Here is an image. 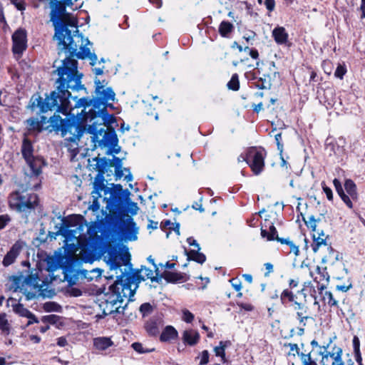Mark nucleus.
Listing matches in <instances>:
<instances>
[{
	"label": "nucleus",
	"instance_id": "nucleus-1",
	"mask_svg": "<svg viewBox=\"0 0 365 365\" xmlns=\"http://www.w3.org/2000/svg\"><path fill=\"white\" fill-rule=\"evenodd\" d=\"M50 4L51 21L55 31L53 38L57 41L58 54L64 53L68 56L54 71L58 76L56 89L45 98L38 94L33 95L29 108L32 110L38 108L41 113L56 110L57 113L67 115L71 110V91L86 89L81 83L82 74L78 71L77 59L89 58L93 65L97 56L95 53L91 54L90 48L86 47L90 41L79 32L77 19L66 12L67 5L60 0H51Z\"/></svg>",
	"mask_w": 365,
	"mask_h": 365
},
{
	"label": "nucleus",
	"instance_id": "nucleus-2",
	"mask_svg": "<svg viewBox=\"0 0 365 365\" xmlns=\"http://www.w3.org/2000/svg\"><path fill=\"white\" fill-rule=\"evenodd\" d=\"M115 93L111 87L102 88V86H97L95 88L94 95V108H90L86 113V119L89 118L91 125L88 128L90 133H96L98 131H102L103 128L98 129L97 125L105 124L107 121V118L109 116L113 118V115H109L108 113L107 108H113L111 102L115 101Z\"/></svg>",
	"mask_w": 365,
	"mask_h": 365
},
{
	"label": "nucleus",
	"instance_id": "nucleus-3",
	"mask_svg": "<svg viewBox=\"0 0 365 365\" xmlns=\"http://www.w3.org/2000/svg\"><path fill=\"white\" fill-rule=\"evenodd\" d=\"M134 294L135 289H129V288L123 287L120 280L116 279L101 299L99 306L103 314L109 315L117 313L125 315L128 302L133 301L131 298Z\"/></svg>",
	"mask_w": 365,
	"mask_h": 365
},
{
	"label": "nucleus",
	"instance_id": "nucleus-4",
	"mask_svg": "<svg viewBox=\"0 0 365 365\" xmlns=\"http://www.w3.org/2000/svg\"><path fill=\"white\" fill-rule=\"evenodd\" d=\"M21 151L27 165V167L24 168V174L26 178H28L27 187L36 189L41 182L39 176L46 162L42 158L34 155L33 145L27 138L23 140Z\"/></svg>",
	"mask_w": 365,
	"mask_h": 365
},
{
	"label": "nucleus",
	"instance_id": "nucleus-5",
	"mask_svg": "<svg viewBox=\"0 0 365 365\" xmlns=\"http://www.w3.org/2000/svg\"><path fill=\"white\" fill-rule=\"evenodd\" d=\"M49 123L51 130L61 132L62 137L72 143H77L86 130L85 125L74 116L62 119L55 113L49 118Z\"/></svg>",
	"mask_w": 365,
	"mask_h": 365
},
{
	"label": "nucleus",
	"instance_id": "nucleus-6",
	"mask_svg": "<svg viewBox=\"0 0 365 365\" xmlns=\"http://www.w3.org/2000/svg\"><path fill=\"white\" fill-rule=\"evenodd\" d=\"M26 181V189L23 190H17L11 192L9 197V207L18 212L25 213L26 215H29L32 212H34L36 207L38 205V196L37 194L29 192L28 190H33V188L27 187L28 178H25ZM38 187L34 190H37Z\"/></svg>",
	"mask_w": 365,
	"mask_h": 365
},
{
	"label": "nucleus",
	"instance_id": "nucleus-7",
	"mask_svg": "<svg viewBox=\"0 0 365 365\" xmlns=\"http://www.w3.org/2000/svg\"><path fill=\"white\" fill-rule=\"evenodd\" d=\"M104 260L109 266L110 269L120 270L122 266H125L129 269L131 268L130 255L128 251L121 252L116 246L111 243H108L104 251Z\"/></svg>",
	"mask_w": 365,
	"mask_h": 365
},
{
	"label": "nucleus",
	"instance_id": "nucleus-8",
	"mask_svg": "<svg viewBox=\"0 0 365 365\" xmlns=\"http://www.w3.org/2000/svg\"><path fill=\"white\" fill-rule=\"evenodd\" d=\"M93 161H96L94 169L98 172L93 182L94 190L92 193H96L101 195L100 192L104 191L105 195L107 194L106 185L104 184V175L108 173V170L113 165L112 161L106 159V158H94Z\"/></svg>",
	"mask_w": 365,
	"mask_h": 365
},
{
	"label": "nucleus",
	"instance_id": "nucleus-9",
	"mask_svg": "<svg viewBox=\"0 0 365 365\" xmlns=\"http://www.w3.org/2000/svg\"><path fill=\"white\" fill-rule=\"evenodd\" d=\"M113 187L107 191L110 196L107 200L106 207L110 212L116 213L122 210L125 204V194H130L128 190H123V186L120 184H112Z\"/></svg>",
	"mask_w": 365,
	"mask_h": 365
},
{
	"label": "nucleus",
	"instance_id": "nucleus-10",
	"mask_svg": "<svg viewBox=\"0 0 365 365\" xmlns=\"http://www.w3.org/2000/svg\"><path fill=\"white\" fill-rule=\"evenodd\" d=\"M142 269H136L132 274L127 272L126 270L123 272L120 270V274L117 275V279L120 280L122 285L125 287L129 288V289H135L138 287V284L145 281V278L142 274Z\"/></svg>",
	"mask_w": 365,
	"mask_h": 365
},
{
	"label": "nucleus",
	"instance_id": "nucleus-11",
	"mask_svg": "<svg viewBox=\"0 0 365 365\" xmlns=\"http://www.w3.org/2000/svg\"><path fill=\"white\" fill-rule=\"evenodd\" d=\"M247 155L250 158L249 165L255 175L260 174L264 167V158L266 157V151L262 149L257 150L252 148L249 150Z\"/></svg>",
	"mask_w": 365,
	"mask_h": 365
},
{
	"label": "nucleus",
	"instance_id": "nucleus-12",
	"mask_svg": "<svg viewBox=\"0 0 365 365\" xmlns=\"http://www.w3.org/2000/svg\"><path fill=\"white\" fill-rule=\"evenodd\" d=\"M26 31L19 28L12 35V51L14 54L21 55L27 47Z\"/></svg>",
	"mask_w": 365,
	"mask_h": 365
},
{
	"label": "nucleus",
	"instance_id": "nucleus-13",
	"mask_svg": "<svg viewBox=\"0 0 365 365\" xmlns=\"http://www.w3.org/2000/svg\"><path fill=\"white\" fill-rule=\"evenodd\" d=\"M342 353V349L334 345L331 348V352L323 354L322 365H344L341 359Z\"/></svg>",
	"mask_w": 365,
	"mask_h": 365
},
{
	"label": "nucleus",
	"instance_id": "nucleus-14",
	"mask_svg": "<svg viewBox=\"0 0 365 365\" xmlns=\"http://www.w3.org/2000/svg\"><path fill=\"white\" fill-rule=\"evenodd\" d=\"M38 277L37 274H31L28 275L24 280L20 291L25 295L26 300H31L36 296V292L29 291L27 287H30L32 289H36L38 287Z\"/></svg>",
	"mask_w": 365,
	"mask_h": 365
},
{
	"label": "nucleus",
	"instance_id": "nucleus-15",
	"mask_svg": "<svg viewBox=\"0 0 365 365\" xmlns=\"http://www.w3.org/2000/svg\"><path fill=\"white\" fill-rule=\"evenodd\" d=\"M79 257L86 263H92L99 259L96 248L91 243H86L81 247Z\"/></svg>",
	"mask_w": 365,
	"mask_h": 365
},
{
	"label": "nucleus",
	"instance_id": "nucleus-16",
	"mask_svg": "<svg viewBox=\"0 0 365 365\" xmlns=\"http://www.w3.org/2000/svg\"><path fill=\"white\" fill-rule=\"evenodd\" d=\"M122 233L127 240L135 241L138 239V227L131 217L126 219Z\"/></svg>",
	"mask_w": 365,
	"mask_h": 365
},
{
	"label": "nucleus",
	"instance_id": "nucleus-17",
	"mask_svg": "<svg viewBox=\"0 0 365 365\" xmlns=\"http://www.w3.org/2000/svg\"><path fill=\"white\" fill-rule=\"evenodd\" d=\"M163 325V320L161 315L152 317L145 324V329L150 336H156L160 332V328Z\"/></svg>",
	"mask_w": 365,
	"mask_h": 365
},
{
	"label": "nucleus",
	"instance_id": "nucleus-18",
	"mask_svg": "<svg viewBox=\"0 0 365 365\" xmlns=\"http://www.w3.org/2000/svg\"><path fill=\"white\" fill-rule=\"evenodd\" d=\"M49 120L46 116L42 115L39 120L37 118H30L26 120V128L29 133H41L43 130V125Z\"/></svg>",
	"mask_w": 365,
	"mask_h": 365
},
{
	"label": "nucleus",
	"instance_id": "nucleus-19",
	"mask_svg": "<svg viewBox=\"0 0 365 365\" xmlns=\"http://www.w3.org/2000/svg\"><path fill=\"white\" fill-rule=\"evenodd\" d=\"M200 334L192 329H186L182 334V341L185 345L193 346L200 340Z\"/></svg>",
	"mask_w": 365,
	"mask_h": 365
},
{
	"label": "nucleus",
	"instance_id": "nucleus-20",
	"mask_svg": "<svg viewBox=\"0 0 365 365\" xmlns=\"http://www.w3.org/2000/svg\"><path fill=\"white\" fill-rule=\"evenodd\" d=\"M272 37L279 45H285L288 42V33L283 26H277L272 32Z\"/></svg>",
	"mask_w": 365,
	"mask_h": 365
},
{
	"label": "nucleus",
	"instance_id": "nucleus-21",
	"mask_svg": "<svg viewBox=\"0 0 365 365\" xmlns=\"http://www.w3.org/2000/svg\"><path fill=\"white\" fill-rule=\"evenodd\" d=\"M19 252L20 246L17 245L16 244L14 245L10 250L6 253L3 259L2 263L4 266L8 267L13 264L19 255Z\"/></svg>",
	"mask_w": 365,
	"mask_h": 365
},
{
	"label": "nucleus",
	"instance_id": "nucleus-22",
	"mask_svg": "<svg viewBox=\"0 0 365 365\" xmlns=\"http://www.w3.org/2000/svg\"><path fill=\"white\" fill-rule=\"evenodd\" d=\"M94 96L92 98L88 97H83L79 98L76 103V108H81L83 107L84 109L82 110L81 113H83V119L86 121H88L90 123L89 118L87 120L86 113L88 111H86V109L90 106H92L91 108H94Z\"/></svg>",
	"mask_w": 365,
	"mask_h": 365
},
{
	"label": "nucleus",
	"instance_id": "nucleus-23",
	"mask_svg": "<svg viewBox=\"0 0 365 365\" xmlns=\"http://www.w3.org/2000/svg\"><path fill=\"white\" fill-rule=\"evenodd\" d=\"M178 333L173 326H167L162 331L160 339L161 341H168L178 338Z\"/></svg>",
	"mask_w": 365,
	"mask_h": 365
},
{
	"label": "nucleus",
	"instance_id": "nucleus-24",
	"mask_svg": "<svg viewBox=\"0 0 365 365\" xmlns=\"http://www.w3.org/2000/svg\"><path fill=\"white\" fill-rule=\"evenodd\" d=\"M185 253L187 257V260L195 261L199 264H203L206 260V257L203 253L200 252L198 250H191L187 251L185 249Z\"/></svg>",
	"mask_w": 365,
	"mask_h": 365
},
{
	"label": "nucleus",
	"instance_id": "nucleus-25",
	"mask_svg": "<svg viewBox=\"0 0 365 365\" xmlns=\"http://www.w3.org/2000/svg\"><path fill=\"white\" fill-rule=\"evenodd\" d=\"M297 295L289 289H285L280 294V301L282 304L286 306L288 303H294L296 301Z\"/></svg>",
	"mask_w": 365,
	"mask_h": 365
},
{
	"label": "nucleus",
	"instance_id": "nucleus-26",
	"mask_svg": "<svg viewBox=\"0 0 365 365\" xmlns=\"http://www.w3.org/2000/svg\"><path fill=\"white\" fill-rule=\"evenodd\" d=\"M234 26L229 21H222L218 29L219 34L222 37L227 38L229 35L233 31Z\"/></svg>",
	"mask_w": 365,
	"mask_h": 365
},
{
	"label": "nucleus",
	"instance_id": "nucleus-27",
	"mask_svg": "<svg viewBox=\"0 0 365 365\" xmlns=\"http://www.w3.org/2000/svg\"><path fill=\"white\" fill-rule=\"evenodd\" d=\"M94 346L99 350H106L113 345V341L108 337H98L94 339Z\"/></svg>",
	"mask_w": 365,
	"mask_h": 365
},
{
	"label": "nucleus",
	"instance_id": "nucleus-28",
	"mask_svg": "<svg viewBox=\"0 0 365 365\" xmlns=\"http://www.w3.org/2000/svg\"><path fill=\"white\" fill-rule=\"evenodd\" d=\"M81 274L84 278L87 279L89 281H92L94 279H98L101 277L103 269L100 268H93L91 270L83 269L81 270Z\"/></svg>",
	"mask_w": 365,
	"mask_h": 365
},
{
	"label": "nucleus",
	"instance_id": "nucleus-29",
	"mask_svg": "<svg viewBox=\"0 0 365 365\" xmlns=\"http://www.w3.org/2000/svg\"><path fill=\"white\" fill-rule=\"evenodd\" d=\"M12 307L14 312L21 317H24L28 319L34 317V314L31 313L28 309L25 308L22 304L18 303L13 305Z\"/></svg>",
	"mask_w": 365,
	"mask_h": 365
},
{
	"label": "nucleus",
	"instance_id": "nucleus-30",
	"mask_svg": "<svg viewBox=\"0 0 365 365\" xmlns=\"http://www.w3.org/2000/svg\"><path fill=\"white\" fill-rule=\"evenodd\" d=\"M344 188L352 200L357 198L356 186L353 180L350 179L346 180L344 182Z\"/></svg>",
	"mask_w": 365,
	"mask_h": 365
},
{
	"label": "nucleus",
	"instance_id": "nucleus-31",
	"mask_svg": "<svg viewBox=\"0 0 365 365\" xmlns=\"http://www.w3.org/2000/svg\"><path fill=\"white\" fill-rule=\"evenodd\" d=\"M255 86L259 89H270L272 87L271 78L269 75H263L255 82Z\"/></svg>",
	"mask_w": 365,
	"mask_h": 365
},
{
	"label": "nucleus",
	"instance_id": "nucleus-32",
	"mask_svg": "<svg viewBox=\"0 0 365 365\" xmlns=\"http://www.w3.org/2000/svg\"><path fill=\"white\" fill-rule=\"evenodd\" d=\"M230 344L229 341H220V346L215 347L214 351L217 356H220L222 358V361L225 363L227 361L225 358V348L227 345Z\"/></svg>",
	"mask_w": 365,
	"mask_h": 365
},
{
	"label": "nucleus",
	"instance_id": "nucleus-33",
	"mask_svg": "<svg viewBox=\"0 0 365 365\" xmlns=\"http://www.w3.org/2000/svg\"><path fill=\"white\" fill-rule=\"evenodd\" d=\"M269 232H268L266 230L261 229V235L262 237H267L268 240H276L278 238L277 231L272 223L269 227Z\"/></svg>",
	"mask_w": 365,
	"mask_h": 365
},
{
	"label": "nucleus",
	"instance_id": "nucleus-34",
	"mask_svg": "<svg viewBox=\"0 0 365 365\" xmlns=\"http://www.w3.org/2000/svg\"><path fill=\"white\" fill-rule=\"evenodd\" d=\"M311 354L312 351L307 353L306 351L299 354L302 365H318L317 361L312 359Z\"/></svg>",
	"mask_w": 365,
	"mask_h": 365
},
{
	"label": "nucleus",
	"instance_id": "nucleus-35",
	"mask_svg": "<svg viewBox=\"0 0 365 365\" xmlns=\"http://www.w3.org/2000/svg\"><path fill=\"white\" fill-rule=\"evenodd\" d=\"M123 171H125L126 173H128V174L125 175V180L127 182H131L133 179V175L130 172V169L126 168H125L123 169V168H119V169H118V168H115V180L120 179L123 176Z\"/></svg>",
	"mask_w": 365,
	"mask_h": 365
},
{
	"label": "nucleus",
	"instance_id": "nucleus-36",
	"mask_svg": "<svg viewBox=\"0 0 365 365\" xmlns=\"http://www.w3.org/2000/svg\"><path fill=\"white\" fill-rule=\"evenodd\" d=\"M316 270L319 275L314 278V281L319 284L320 282L325 281L327 283L329 281V275L327 272V267L322 269L319 266H317Z\"/></svg>",
	"mask_w": 365,
	"mask_h": 365
},
{
	"label": "nucleus",
	"instance_id": "nucleus-37",
	"mask_svg": "<svg viewBox=\"0 0 365 365\" xmlns=\"http://www.w3.org/2000/svg\"><path fill=\"white\" fill-rule=\"evenodd\" d=\"M353 347L355 354V359L359 365H361L362 358L360 352V341L357 336H354L353 339Z\"/></svg>",
	"mask_w": 365,
	"mask_h": 365
},
{
	"label": "nucleus",
	"instance_id": "nucleus-38",
	"mask_svg": "<svg viewBox=\"0 0 365 365\" xmlns=\"http://www.w3.org/2000/svg\"><path fill=\"white\" fill-rule=\"evenodd\" d=\"M0 330L6 335L10 333V325L5 313L0 314Z\"/></svg>",
	"mask_w": 365,
	"mask_h": 365
},
{
	"label": "nucleus",
	"instance_id": "nucleus-39",
	"mask_svg": "<svg viewBox=\"0 0 365 365\" xmlns=\"http://www.w3.org/2000/svg\"><path fill=\"white\" fill-rule=\"evenodd\" d=\"M312 238L313 244L312 245V247L314 252L316 253L321 245H327L326 239L320 236H317L315 233L313 234Z\"/></svg>",
	"mask_w": 365,
	"mask_h": 365
},
{
	"label": "nucleus",
	"instance_id": "nucleus-40",
	"mask_svg": "<svg viewBox=\"0 0 365 365\" xmlns=\"http://www.w3.org/2000/svg\"><path fill=\"white\" fill-rule=\"evenodd\" d=\"M164 279L169 282H176L182 280L183 277L181 274L171 272H165Z\"/></svg>",
	"mask_w": 365,
	"mask_h": 365
},
{
	"label": "nucleus",
	"instance_id": "nucleus-41",
	"mask_svg": "<svg viewBox=\"0 0 365 365\" xmlns=\"http://www.w3.org/2000/svg\"><path fill=\"white\" fill-rule=\"evenodd\" d=\"M227 86L228 89L237 91L240 89L239 77L237 73H234L230 81L227 83Z\"/></svg>",
	"mask_w": 365,
	"mask_h": 365
},
{
	"label": "nucleus",
	"instance_id": "nucleus-42",
	"mask_svg": "<svg viewBox=\"0 0 365 365\" xmlns=\"http://www.w3.org/2000/svg\"><path fill=\"white\" fill-rule=\"evenodd\" d=\"M142 274L145 279H150L152 282H159L160 279L158 277L153 276V271L145 266L141 267Z\"/></svg>",
	"mask_w": 365,
	"mask_h": 365
},
{
	"label": "nucleus",
	"instance_id": "nucleus-43",
	"mask_svg": "<svg viewBox=\"0 0 365 365\" xmlns=\"http://www.w3.org/2000/svg\"><path fill=\"white\" fill-rule=\"evenodd\" d=\"M322 299L324 302H327L330 307H338V301L334 298L332 293L329 291H326L322 295Z\"/></svg>",
	"mask_w": 365,
	"mask_h": 365
},
{
	"label": "nucleus",
	"instance_id": "nucleus-44",
	"mask_svg": "<svg viewBox=\"0 0 365 365\" xmlns=\"http://www.w3.org/2000/svg\"><path fill=\"white\" fill-rule=\"evenodd\" d=\"M139 311L143 317H145L151 314L153 312V307L148 302L142 304L139 307Z\"/></svg>",
	"mask_w": 365,
	"mask_h": 365
},
{
	"label": "nucleus",
	"instance_id": "nucleus-45",
	"mask_svg": "<svg viewBox=\"0 0 365 365\" xmlns=\"http://www.w3.org/2000/svg\"><path fill=\"white\" fill-rule=\"evenodd\" d=\"M284 346H289L290 348V351L289 352V356H295L296 354L299 356V354H301L302 351H300V348L297 344L292 343H285Z\"/></svg>",
	"mask_w": 365,
	"mask_h": 365
},
{
	"label": "nucleus",
	"instance_id": "nucleus-46",
	"mask_svg": "<svg viewBox=\"0 0 365 365\" xmlns=\"http://www.w3.org/2000/svg\"><path fill=\"white\" fill-rule=\"evenodd\" d=\"M303 220L306 225L311 228L313 232H317V219L314 215H310L307 221L303 217Z\"/></svg>",
	"mask_w": 365,
	"mask_h": 365
},
{
	"label": "nucleus",
	"instance_id": "nucleus-47",
	"mask_svg": "<svg viewBox=\"0 0 365 365\" xmlns=\"http://www.w3.org/2000/svg\"><path fill=\"white\" fill-rule=\"evenodd\" d=\"M210 354L207 350L202 351L196 359H200L199 365H206L209 362Z\"/></svg>",
	"mask_w": 365,
	"mask_h": 365
},
{
	"label": "nucleus",
	"instance_id": "nucleus-48",
	"mask_svg": "<svg viewBox=\"0 0 365 365\" xmlns=\"http://www.w3.org/2000/svg\"><path fill=\"white\" fill-rule=\"evenodd\" d=\"M132 347L133 348V349L140 353V354H143V353H148V352H150L154 350V349H150V350H148V349H145L143 346V344L141 343H139V342H135L132 344Z\"/></svg>",
	"mask_w": 365,
	"mask_h": 365
},
{
	"label": "nucleus",
	"instance_id": "nucleus-49",
	"mask_svg": "<svg viewBox=\"0 0 365 365\" xmlns=\"http://www.w3.org/2000/svg\"><path fill=\"white\" fill-rule=\"evenodd\" d=\"M194 319V315L187 309L182 310V320L187 323H191Z\"/></svg>",
	"mask_w": 365,
	"mask_h": 365
},
{
	"label": "nucleus",
	"instance_id": "nucleus-50",
	"mask_svg": "<svg viewBox=\"0 0 365 365\" xmlns=\"http://www.w3.org/2000/svg\"><path fill=\"white\" fill-rule=\"evenodd\" d=\"M346 72V68L341 65H339L334 72V76L336 78L342 79L344 78V76L345 75Z\"/></svg>",
	"mask_w": 365,
	"mask_h": 365
},
{
	"label": "nucleus",
	"instance_id": "nucleus-51",
	"mask_svg": "<svg viewBox=\"0 0 365 365\" xmlns=\"http://www.w3.org/2000/svg\"><path fill=\"white\" fill-rule=\"evenodd\" d=\"M11 220L10 216L7 214L0 215V230L4 229Z\"/></svg>",
	"mask_w": 365,
	"mask_h": 365
},
{
	"label": "nucleus",
	"instance_id": "nucleus-52",
	"mask_svg": "<svg viewBox=\"0 0 365 365\" xmlns=\"http://www.w3.org/2000/svg\"><path fill=\"white\" fill-rule=\"evenodd\" d=\"M274 139L277 146V150L279 151V155H282L283 153V144L282 143V133H279L275 135Z\"/></svg>",
	"mask_w": 365,
	"mask_h": 365
},
{
	"label": "nucleus",
	"instance_id": "nucleus-53",
	"mask_svg": "<svg viewBox=\"0 0 365 365\" xmlns=\"http://www.w3.org/2000/svg\"><path fill=\"white\" fill-rule=\"evenodd\" d=\"M344 202L348 206L349 208L353 207V204L351 200V197L347 194L346 195L344 192L339 195Z\"/></svg>",
	"mask_w": 365,
	"mask_h": 365
},
{
	"label": "nucleus",
	"instance_id": "nucleus-54",
	"mask_svg": "<svg viewBox=\"0 0 365 365\" xmlns=\"http://www.w3.org/2000/svg\"><path fill=\"white\" fill-rule=\"evenodd\" d=\"M331 342L332 339H330L329 343L327 345L319 346L321 350L319 351V354L322 356V358L323 357V354H324V353L327 354L331 352V351L328 350Z\"/></svg>",
	"mask_w": 365,
	"mask_h": 365
},
{
	"label": "nucleus",
	"instance_id": "nucleus-55",
	"mask_svg": "<svg viewBox=\"0 0 365 365\" xmlns=\"http://www.w3.org/2000/svg\"><path fill=\"white\" fill-rule=\"evenodd\" d=\"M333 183L339 195H341L342 193L344 192L341 187V182L338 179L335 178L333 181Z\"/></svg>",
	"mask_w": 365,
	"mask_h": 365
},
{
	"label": "nucleus",
	"instance_id": "nucleus-56",
	"mask_svg": "<svg viewBox=\"0 0 365 365\" xmlns=\"http://www.w3.org/2000/svg\"><path fill=\"white\" fill-rule=\"evenodd\" d=\"M232 287L237 291L240 292L242 289L241 282L237 279H232L230 280Z\"/></svg>",
	"mask_w": 365,
	"mask_h": 365
},
{
	"label": "nucleus",
	"instance_id": "nucleus-57",
	"mask_svg": "<svg viewBox=\"0 0 365 365\" xmlns=\"http://www.w3.org/2000/svg\"><path fill=\"white\" fill-rule=\"evenodd\" d=\"M264 5L269 11H272L275 7L274 0H264Z\"/></svg>",
	"mask_w": 365,
	"mask_h": 365
},
{
	"label": "nucleus",
	"instance_id": "nucleus-58",
	"mask_svg": "<svg viewBox=\"0 0 365 365\" xmlns=\"http://www.w3.org/2000/svg\"><path fill=\"white\" fill-rule=\"evenodd\" d=\"M295 305V309L303 310L304 309V313H307L308 307L305 305L304 303L298 302L297 300L293 303Z\"/></svg>",
	"mask_w": 365,
	"mask_h": 365
},
{
	"label": "nucleus",
	"instance_id": "nucleus-59",
	"mask_svg": "<svg viewBox=\"0 0 365 365\" xmlns=\"http://www.w3.org/2000/svg\"><path fill=\"white\" fill-rule=\"evenodd\" d=\"M187 243L190 246H193L196 250H200V245L197 242V241L192 237H190L187 239Z\"/></svg>",
	"mask_w": 365,
	"mask_h": 365
},
{
	"label": "nucleus",
	"instance_id": "nucleus-60",
	"mask_svg": "<svg viewBox=\"0 0 365 365\" xmlns=\"http://www.w3.org/2000/svg\"><path fill=\"white\" fill-rule=\"evenodd\" d=\"M68 292H69L70 295L73 296V297H79L82 294L81 290L78 288H75V287H71L68 290Z\"/></svg>",
	"mask_w": 365,
	"mask_h": 365
},
{
	"label": "nucleus",
	"instance_id": "nucleus-61",
	"mask_svg": "<svg viewBox=\"0 0 365 365\" xmlns=\"http://www.w3.org/2000/svg\"><path fill=\"white\" fill-rule=\"evenodd\" d=\"M111 161L113 163V165L112 167H115V168H119L123 167L122 160L120 158H119L118 157L114 156L113 159Z\"/></svg>",
	"mask_w": 365,
	"mask_h": 365
},
{
	"label": "nucleus",
	"instance_id": "nucleus-62",
	"mask_svg": "<svg viewBox=\"0 0 365 365\" xmlns=\"http://www.w3.org/2000/svg\"><path fill=\"white\" fill-rule=\"evenodd\" d=\"M323 190L325 192L327 199L329 200H331L333 199V193H332V190H331V188L324 185V186H323Z\"/></svg>",
	"mask_w": 365,
	"mask_h": 365
},
{
	"label": "nucleus",
	"instance_id": "nucleus-63",
	"mask_svg": "<svg viewBox=\"0 0 365 365\" xmlns=\"http://www.w3.org/2000/svg\"><path fill=\"white\" fill-rule=\"evenodd\" d=\"M237 304L240 308H242L246 311H252L254 309V307L251 304L239 303Z\"/></svg>",
	"mask_w": 365,
	"mask_h": 365
},
{
	"label": "nucleus",
	"instance_id": "nucleus-64",
	"mask_svg": "<svg viewBox=\"0 0 365 365\" xmlns=\"http://www.w3.org/2000/svg\"><path fill=\"white\" fill-rule=\"evenodd\" d=\"M13 4L19 11H24L26 9V4L24 1H17V3Z\"/></svg>",
	"mask_w": 365,
	"mask_h": 365
}]
</instances>
